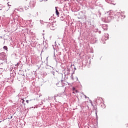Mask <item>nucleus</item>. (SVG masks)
Listing matches in <instances>:
<instances>
[{"label": "nucleus", "instance_id": "obj_5", "mask_svg": "<svg viewBox=\"0 0 128 128\" xmlns=\"http://www.w3.org/2000/svg\"><path fill=\"white\" fill-rule=\"evenodd\" d=\"M85 98H87L86 96H85Z\"/></svg>", "mask_w": 128, "mask_h": 128}, {"label": "nucleus", "instance_id": "obj_2", "mask_svg": "<svg viewBox=\"0 0 128 128\" xmlns=\"http://www.w3.org/2000/svg\"><path fill=\"white\" fill-rule=\"evenodd\" d=\"M3 48L4 50H8V46H4Z\"/></svg>", "mask_w": 128, "mask_h": 128}, {"label": "nucleus", "instance_id": "obj_3", "mask_svg": "<svg viewBox=\"0 0 128 128\" xmlns=\"http://www.w3.org/2000/svg\"><path fill=\"white\" fill-rule=\"evenodd\" d=\"M26 102H27L28 104V100H26Z\"/></svg>", "mask_w": 128, "mask_h": 128}, {"label": "nucleus", "instance_id": "obj_1", "mask_svg": "<svg viewBox=\"0 0 128 128\" xmlns=\"http://www.w3.org/2000/svg\"><path fill=\"white\" fill-rule=\"evenodd\" d=\"M56 16H60V12H58V9H56Z\"/></svg>", "mask_w": 128, "mask_h": 128}, {"label": "nucleus", "instance_id": "obj_4", "mask_svg": "<svg viewBox=\"0 0 128 128\" xmlns=\"http://www.w3.org/2000/svg\"><path fill=\"white\" fill-rule=\"evenodd\" d=\"M22 104H24V100H23V101H22Z\"/></svg>", "mask_w": 128, "mask_h": 128}]
</instances>
